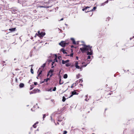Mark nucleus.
<instances>
[{
    "instance_id": "nucleus-1",
    "label": "nucleus",
    "mask_w": 134,
    "mask_h": 134,
    "mask_svg": "<svg viewBox=\"0 0 134 134\" xmlns=\"http://www.w3.org/2000/svg\"><path fill=\"white\" fill-rule=\"evenodd\" d=\"M82 45L83 47L81 48L80 50L83 53L86 52L87 55H89L87 60L90 59L91 57L90 55H92L93 54V50L92 49V47L89 45H86L85 44H82Z\"/></svg>"
},
{
    "instance_id": "nucleus-2",
    "label": "nucleus",
    "mask_w": 134,
    "mask_h": 134,
    "mask_svg": "<svg viewBox=\"0 0 134 134\" xmlns=\"http://www.w3.org/2000/svg\"><path fill=\"white\" fill-rule=\"evenodd\" d=\"M45 65L46 63H44L42 65L40 68H39L37 72V73H38V72H39V73H38V76H39L40 75L42 74V70L41 69H43L44 68L45 66Z\"/></svg>"
},
{
    "instance_id": "nucleus-3",
    "label": "nucleus",
    "mask_w": 134,
    "mask_h": 134,
    "mask_svg": "<svg viewBox=\"0 0 134 134\" xmlns=\"http://www.w3.org/2000/svg\"><path fill=\"white\" fill-rule=\"evenodd\" d=\"M37 36L39 37H43L45 35V33L44 32H43L40 31H38V32Z\"/></svg>"
},
{
    "instance_id": "nucleus-4",
    "label": "nucleus",
    "mask_w": 134,
    "mask_h": 134,
    "mask_svg": "<svg viewBox=\"0 0 134 134\" xmlns=\"http://www.w3.org/2000/svg\"><path fill=\"white\" fill-rule=\"evenodd\" d=\"M68 43H66L65 41H62L59 43V44L63 47H64L66 45H68Z\"/></svg>"
},
{
    "instance_id": "nucleus-5",
    "label": "nucleus",
    "mask_w": 134,
    "mask_h": 134,
    "mask_svg": "<svg viewBox=\"0 0 134 134\" xmlns=\"http://www.w3.org/2000/svg\"><path fill=\"white\" fill-rule=\"evenodd\" d=\"M91 61V60H88V62L87 64H86L84 65H83L80 68V70L82 71V67H85L87 65L90 63Z\"/></svg>"
},
{
    "instance_id": "nucleus-6",
    "label": "nucleus",
    "mask_w": 134,
    "mask_h": 134,
    "mask_svg": "<svg viewBox=\"0 0 134 134\" xmlns=\"http://www.w3.org/2000/svg\"><path fill=\"white\" fill-rule=\"evenodd\" d=\"M78 63L77 61H76L75 63V66L76 68L77 69H79L80 67L78 65Z\"/></svg>"
},
{
    "instance_id": "nucleus-7",
    "label": "nucleus",
    "mask_w": 134,
    "mask_h": 134,
    "mask_svg": "<svg viewBox=\"0 0 134 134\" xmlns=\"http://www.w3.org/2000/svg\"><path fill=\"white\" fill-rule=\"evenodd\" d=\"M78 94V93H77L75 91H72L71 92V94L70 95L69 98L72 97L74 95V94H76L77 95Z\"/></svg>"
},
{
    "instance_id": "nucleus-8",
    "label": "nucleus",
    "mask_w": 134,
    "mask_h": 134,
    "mask_svg": "<svg viewBox=\"0 0 134 134\" xmlns=\"http://www.w3.org/2000/svg\"><path fill=\"white\" fill-rule=\"evenodd\" d=\"M90 7H88V6H87V7H85L84 8H85V12L86 13H87L88 12H90V11L89 10H87V9L88 8H90Z\"/></svg>"
},
{
    "instance_id": "nucleus-9",
    "label": "nucleus",
    "mask_w": 134,
    "mask_h": 134,
    "mask_svg": "<svg viewBox=\"0 0 134 134\" xmlns=\"http://www.w3.org/2000/svg\"><path fill=\"white\" fill-rule=\"evenodd\" d=\"M69 62V60H66L64 61V60H62V63L63 64H65L66 63H68Z\"/></svg>"
},
{
    "instance_id": "nucleus-10",
    "label": "nucleus",
    "mask_w": 134,
    "mask_h": 134,
    "mask_svg": "<svg viewBox=\"0 0 134 134\" xmlns=\"http://www.w3.org/2000/svg\"><path fill=\"white\" fill-rule=\"evenodd\" d=\"M71 40L72 41V43H73V44H76V43L74 39V38H71Z\"/></svg>"
},
{
    "instance_id": "nucleus-11",
    "label": "nucleus",
    "mask_w": 134,
    "mask_h": 134,
    "mask_svg": "<svg viewBox=\"0 0 134 134\" xmlns=\"http://www.w3.org/2000/svg\"><path fill=\"white\" fill-rule=\"evenodd\" d=\"M54 71V70H53V69L50 70L49 71V72L48 73V74H47V76H48L49 75V73H51L52 74L53 72Z\"/></svg>"
},
{
    "instance_id": "nucleus-12",
    "label": "nucleus",
    "mask_w": 134,
    "mask_h": 134,
    "mask_svg": "<svg viewBox=\"0 0 134 134\" xmlns=\"http://www.w3.org/2000/svg\"><path fill=\"white\" fill-rule=\"evenodd\" d=\"M9 30L11 31V32L14 31L16 30V28H14L10 29H9Z\"/></svg>"
},
{
    "instance_id": "nucleus-13",
    "label": "nucleus",
    "mask_w": 134,
    "mask_h": 134,
    "mask_svg": "<svg viewBox=\"0 0 134 134\" xmlns=\"http://www.w3.org/2000/svg\"><path fill=\"white\" fill-rule=\"evenodd\" d=\"M24 84L23 83H20L19 85V87L20 88L23 87L24 86Z\"/></svg>"
},
{
    "instance_id": "nucleus-14",
    "label": "nucleus",
    "mask_w": 134,
    "mask_h": 134,
    "mask_svg": "<svg viewBox=\"0 0 134 134\" xmlns=\"http://www.w3.org/2000/svg\"><path fill=\"white\" fill-rule=\"evenodd\" d=\"M109 0H107L105 2L102 3L101 4L102 5H104L105 4L107 3L108 2Z\"/></svg>"
},
{
    "instance_id": "nucleus-15",
    "label": "nucleus",
    "mask_w": 134,
    "mask_h": 134,
    "mask_svg": "<svg viewBox=\"0 0 134 134\" xmlns=\"http://www.w3.org/2000/svg\"><path fill=\"white\" fill-rule=\"evenodd\" d=\"M40 90L38 89H34L33 90V91L35 93L37 92V91H38L39 92L40 91Z\"/></svg>"
},
{
    "instance_id": "nucleus-16",
    "label": "nucleus",
    "mask_w": 134,
    "mask_h": 134,
    "mask_svg": "<svg viewBox=\"0 0 134 134\" xmlns=\"http://www.w3.org/2000/svg\"><path fill=\"white\" fill-rule=\"evenodd\" d=\"M76 86V83H73L72 86L71 87V88H72L75 87Z\"/></svg>"
},
{
    "instance_id": "nucleus-17",
    "label": "nucleus",
    "mask_w": 134,
    "mask_h": 134,
    "mask_svg": "<svg viewBox=\"0 0 134 134\" xmlns=\"http://www.w3.org/2000/svg\"><path fill=\"white\" fill-rule=\"evenodd\" d=\"M61 51L64 54L66 53V52H65V50H64V48H62L61 49Z\"/></svg>"
},
{
    "instance_id": "nucleus-18",
    "label": "nucleus",
    "mask_w": 134,
    "mask_h": 134,
    "mask_svg": "<svg viewBox=\"0 0 134 134\" xmlns=\"http://www.w3.org/2000/svg\"><path fill=\"white\" fill-rule=\"evenodd\" d=\"M96 8V7H93V8L91 10H90V12H92L95 10V9Z\"/></svg>"
},
{
    "instance_id": "nucleus-19",
    "label": "nucleus",
    "mask_w": 134,
    "mask_h": 134,
    "mask_svg": "<svg viewBox=\"0 0 134 134\" xmlns=\"http://www.w3.org/2000/svg\"><path fill=\"white\" fill-rule=\"evenodd\" d=\"M48 114H44L43 115V120H44V119L45 118L46 116H48Z\"/></svg>"
},
{
    "instance_id": "nucleus-20",
    "label": "nucleus",
    "mask_w": 134,
    "mask_h": 134,
    "mask_svg": "<svg viewBox=\"0 0 134 134\" xmlns=\"http://www.w3.org/2000/svg\"><path fill=\"white\" fill-rule=\"evenodd\" d=\"M63 83V82L61 81V79L60 78V80L59 81V84L60 85H62Z\"/></svg>"
},
{
    "instance_id": "nucleus-21",
    "label": "nucleus",
    "mask_w": 134,
    "mask_h": 134,
    "mask_svg": "<svg viewBox=\"0 0 134 134\" xmlns=\"http://www.w3.org/2000/svg\"><path fill=\"white\" fill-rule=\"evenodd\" d=\"M68 77V75L66 74H65L63 76V77L64 79H66Z\"/></svg>"
},
{
    "instance_id": "nucleus-22",
    "label": "nucleus",
    "mask_w": 134,
    "mask_h": 134,
    "mask_svg": "<svg viewBox=\"0 0 134 134\" xmlns=\"http://www.w3.org/2000/svg\"><path fill=\"white\" fill-rule=\"evenodd\" d=\"M83 81L82 79H80L79 80L77 81V82H78L80 83V82H82Z\"/></svg>"
},
{
    "instance_id": "nucleus-23",
    "label": "nucleus",
    "mask_w": 134,
    "mask_h": 134,
    "mask_svg": "<svg viewBox=\"0 0 134 134\" xmlns=\"http://www.w3.org/2000/svg\"><path fill=\"white\" fill-rule=\"evenodd\" d=\"M38 7H39V8H46V7L45 6H43V5H42V6H41V5H38Z\"/></svg>"
},
{
    "instance_id": "nucleus-24",
    "label": "nucleus",
    "mask_w": 134,
    "mask_h": 134,
    "mask_svg": "<svg viewBox=\"0 0 134 134\" xmlns=\"http://www.w3.org/2000/svg\"><path fill=\"white\" fill-rule=\"evenodd\" d=\"M49 80H50V79L48 78L47 79H44V80L46 82H47Z\"/></svg>"
},
{
    "instance_id": "nucleus-25",
    "label": "nucleus",
    "mask_w": 134,
    "mask_h": 134,
    "mask_svg": "<svg viewBox=\"0 0 134 134\" xmlns=\"http://www.w3.org/2000/svg\"><path fill=\"white\" fill-rule=\"evenodd\" d=\"M70 64L69 63L66 64H65L66 66L67 67L69 66H70Z\"/></svg>"
},
{
    "instance_id": "nucleus-26",
    "label": "nucleus",
    "mask_w": 134,
    "mask_h": 134,
    "mask_svg": "<svg viewBox=\"0 0 134 134\" xmlns=\"http://www.w3.org/2000/svg\"><path fill=\"white\" fill-rule=\"evenodd\" d=\"M66 99L65 97H63V99H62V101L63 102H64L65 100Z\"/></svg>"
},
{
    "instance_id": "nucleus-27",
    "label": "nucleus",
    "mask_w": 134,
    "mask_h": 134,
    "mask_svg": "<svg viewBox=\"0 0 134 134\" xmlns=\"http://www.w3.org/2000/svg\"><path fill=\"white\" fill-rule=\"evenodd\" d=\"M31 72L32 74H34V71L32 68H31Z\"/></svg>"
},
{
    "instance_id": "nucleus-28",
    "label": "nucleus",
    "mask_w": 134,
    "mask_h": 134,
    "mask_svg": "<svg viewBox=\"0 0 134 134\" xmlns=\"http://www.w3.org/2000/svg\"><path fill=\"white\" fill-rule=\"evenodd\" d=\"M33 85H32V86L31 85H30L31 87L30 88V90H32L34 88V87H33Z\"/></svg>"
},
{
    "instance_id": "nucleus-29",
    "label": "nucleus",
    "mask_w": 134,
    "mask_h": 134,
    "mask_svg": "<svg viewBox=\"0 0 134 134\" xmlns=\"http://www.w3.org/2000/svg\"><path fill=\"white\" fill-rule=\"evenodd\" d=\"M56 87H54V88L53 89V90H52V91H56Z\"/></svg>"
},
{
    "instance_id": "nucleus-30",
    "label": "nucleus",
    "mask_w": 134,
    "mask_h": 134,
    "mask_svg": "<svg viewBox=\"0 0 134 134\" xmlns=\"http://www.w3.org/2000/svg\"><path fill=\"white\" fill-rule=\"evenodd\" d=\"M67 132L66 131H64L63 132V134H66L67 133Z\"/></svg>"
},
{
    "instance_id": "nucleus-31",
    "label": "nucleus",
    "mask_w": 134,
    "mask_h": 134,
    "mask_svg": "<svg viewBox=\"0 0 134 134\" xmlns=\"http://www.w3.org/2000/svg\"><path fill=\"white\" fill-rule=\"evenodd\" d=\"M93 13L92 12H90L89 13V15L91 16L93 15Z\"/></svg>"
},
{
    "instance_id": "nucleus-32",
    "label": "nucleus",
    "mask_w": 134,
    "mask_h": 134,
    "mask_svg": "<svg viewBox=\"0 0 134 134\" xmlns=\"http://www.w3.org/2000/svg\"><path fill=\"white\" fill-rule=\"evenodd\" d=\"M36 124H35L33 126V127L34 128H35L36 127Z\"/></svg>"
},
{
    "instance_id": "nucleus-33",
    "label": "nucleus",
    "mask_w": 134,
    "mask_h": 134,
    "mask_svg": "<svg viewBox=\"0 0 134 134\" xmlns=\"http://www.w3.org/2000/svg\"><path fill=\"white\" fill-rule=\"evenodd\" d=\"M47 91H48L51 92L52 91V89H51V88L50 89H49L48 90H47Z\"/></svg>"
},
{
    "instance_id": "nucleus-34",
    "label": "nucleus",
    "mask_w": 134,
    "mask_h": 134,
    "mask_svg": "<svg viewBox=\"0 0 134 134\" xmlns=\"http://www.w3.org/2000/svg\"><path fill=\"white\" fill-rule=\"evenodd\" d=\"M73 53H71L70 55V57H72L73 56Z\"/></svg>"
},
{
    "instance_id": "nucleus-35",
    "label": "nucleus",
    "mask_w": 134,
    "mask_h": 134,
    "mask_svg": "<svg viewBox=\"0 0 134 134\" xmlns=\"http://www.w3.org/2000/svg\"><path fill=\"white\" fill-rule=\"evenodd\" d=\"M54 61H55V62H57V59H56V58L54 60Z\"/></svg>"
},
{
    "instance_id": "nucleus-36",
    "label": "nucleus",
    "mask_w": 134,
    "mask_h": 134,
    "mask_svg": "<svg viewBox=\"0 0 134 134\" xmlns=\"http://www.w3.org/2000/svg\"><path fill=\"white\" fill-rule=\"evenodd\" d=\"M55 62V61H54L52 62V65H53V64H54V63Z\"/></svg>"
},
{
    "instance_id": "nucleus-37",
    "label": "nucleus",
    "mask_w": 134,
    "mask_h": 134,
    "mask_svg": "<svg viewBox=\"0 0 134 134\" xmlns=\"http://www.w3.org/2000/svg\"><path fill=\"white\" fill-rule=\"evenodd\" d=\"M34 93H35L34 92H32L31 91L30 92V94H32Z\"/></svg>"
},
{
    "instance_id": "nucleus-38",
    "label": "nucleus",
    "mask_w": 134,
    "mask_h": 134,
    "mask_svg": "<svg viewBox=\"0 0 134 134\" xmlns=\"http://www.w3.org/2000/svg\"><path fill=\"white\" fill-rule=\"evenodd\" d=\"M89 100V99H87V98H86V99H85V100L86 101H88V100Z\"/></svg>"
},
{
    "instance_id": "nucleus-39",
    "label": "nucleus",
    "mask_w": 134,
    "mask_h": 134,
    "mask_svg": "<svg viewBox=\"0 0 134 134\" xmlns=\"http://www.w3.org/2000/svg\"><path fill=\"white\" fill-rule=\"evenodd\" d=\"M37 82H34V84L35 85H36L37 84Z\"/></svg>"
},
{
    "instance_id": "nucleus-40",
    "label": "nucleus",
    "mask_w": 134,
    "mask_h": 134,
    "mask_svg": "<svg viewBox=\"0 0 134 134\" xmlns=\"http://www.w3.org/2000/svg\"><path fill=\"white\" fill-rule=\"evenodd\" d=\"M37 33H36V34H35V35L34 36V37H36V35H37Z\"/></svg>"
},
{
    "instance_id": "nucleus-41",
    "label": "nucleus",
    "mask_w": 134,
    "mask_h": 134,
    "mask_svg": "<svg viewBox=\"0 0 134 134\" xmlns=\"http://www.w3.org/2000/svg\"><path fill=\"white\" fill-rule=\"evenodd\" d=\"M109 19H110V17H108L107 19V20H109Z\"/></svg>"
},
{
    "instance_id": "nucleus-42",
    "label": "nucleus",
    "mask_w": 134,
    "mask_h": 134,
    "mask_svg": "<svg viewBox=\"0 0 134 134\" xmlns=\"http://www.w3.org/2000/svg\"><path fill=\"white\" fill-rule=\"evenodd\" d=\"M51 101L52 102H54V99H51Z\"/></svg>"
},
{
    "instance_id": "nucleus-43",
    "label": "nucleus",
    "mask_w": 134,
    "mask_h": 134,
    "mask_svg": "<svg viewBox=\"0 0 134 134\" xmlns=\"http://www.w3.org/2000/svg\"><path fill=\"white\" fill-rule=\"evenodd\" d=\"M34 13H36L37 12V11L36 10H34Z\"/></svg>"
},
{
    "instance_id": "nucleus-44",
    "label": "nucleus",
    "mask_w": 134,
    "mask_h": 134,
    "mask_svg": "<svg viewBox=\"0 0 134 134\" xmlns=\"http://www.w3.org/2000/svg\"><path fill=\"white\" fill-rule=\"evenodd\" d=\"M85 63L84 62H82V64H85Z\"/></svg>"
},
{
    "instance_id": "nucleus-45",
    "label": "nucleus",
    "mask_w": 134,
    "mask_h": 134,
    "mask_svg": "<svg viewBox=\"0 0 134 134\" xmlns=\"http://www.w3.org/2000/svg\"><path fill=\"white\" fill-rule=\"evenodd\" d=\"M53 75V74L51 73V74L50 76V77H52Z\"/></svg>"
},
{
    "instance_id": "nucleus-46",
    "label": "nucleus",
    "mask_w": 134,
    "mask_h": 134,
    "mask_svg": "<svg viewBox=\"0 0 134 134\" xmlns=\"http://www.w3.org/2000/svg\"><path fill=\"white\" fill-rule=\"evenodd\" d=\"M38 122H36L35 123V124L36 125V124H38Z\"/></svg>"
},
{
    "instance_id": "nucleus-47",
    "label": "nucleus",
    "mask_w": 134,
    "mask_h": 134,
    "mask_svg": "<svg viewBox=\"0 0 134 134\" xmlns=\"http://www.w3.org/2000/svg\"><path fill=\"white\" fill-rule=\"evenodd\" d=\"M44 81H42L41 82V83H43L44 82Z\"/></svg>"
},
{
    "instance_id": "nucleus-48",
    "label": "nucleus",
    "mask_w": 134,
    "mask_h": 134,
    "mask_svg": "<svg viewBox=\"0 0 134 134\" xmlns=\"http://www.w3.org/2000/svg\"><path fill=\"white\" fill-rule=\"evenodd\" d=\"M85 10L84 8L82 9V10L83 11H84Z\"/></svg>"
},
{
    "instance_id": "nucleus-49",
    "label": "nucleus",
    "mask_w": 134,
    "mask_h": 134,
    "mask_svg": "<svg viewBox=\"0 0 134 134\" xmlns=\"http://www.w3.org/2000/svg\"><path fill=\"white\" fill-rule=\"evenodd\" d=\"M63 20V18H62V19L60 20V21Z\"/></svg>"
},
{
    "instance_id": "nucleus-50",
    "label": "nucleus",
    "mask_w": 134,
    "mask_h": 134,
    "mask_svg": "<svg viewBox=\"0 0 134 134\" xmlns=\"http://www.w3.org/2000/svg\"><path fill=\"white\" fill-rule=\"evenodd\" d=\"M59 29L60 30V32H62V30L60 29Z\"/></svg>"
},
{
    "instance_id": "nucleus-51",
    "label": "nucleus",
    "mask_w": 134,
    "mask_h": 134,
    "mask_svg": "<svg viewBox=\"0 0 134 134\" xmlns=\"http://www.w3.org/2000/svg\"><path fill=\"white\" fill-rule=\"evenodd\" d=\"M51 120L52 121L53 120L52 119V117L51 116Z\"/></svg>"
},
{
    "instance_id": "nucleus-52",
    "label": "nucleus",
    "mask_w": 134,
    "mask_h": 134,
    "mask_svg": "<svg viewBox=\"0 0 134 134\" xmlns=\"http://www.w3.org/2000/svg\"><path fill=\"white\" fill-rule=\"evenodd\" d=\"M74 47V46H73V45H72V46H71V48H72V47Z\"/></svg>"
},
{
    "instance_id": "nucleus-53",
    "label": "nucleus",
    "mask_w": 134,
    "mask_h": 134,
    "mask_svg": "<svg viewBox=\"0 0 134 134\" xmlns=\"http://www.w3.org/2000/svg\"><path fill=\"white\" fill-rule=\"evenodd\" d=\"M76 58L77 60L78 59V57H76Z\"/></svg>"
},
{
    "instance_id": "nucleus-54",
    "label": "nucleus",
    "mask_w": 134,
    "mask_h": 134,
    "mask_svg": "<svg viewBox=\"0 0 134 134\" xmlns=\"http://www.w3.org/2000/svg\"><path fill=\"white\" fill-rule=\"evenodd\" d=\"M58 121H60V122H61V121H62V120H58Z\"/></svg>"
},
{
    "instance_id": "nucleus-55",
    "label": "nucleus",
    "mask_w": 134,
    "mask_h": 134,
    "mask_svg": "<svg viewBox=\"0 0 134 134\" xmlns=\"http://www.w3.org/2000/svg\"><path fill=\"white\" fill-rule=\"evenodd\" d=\"M88 95H87L86 96V97H88Z\"/></svg>"
},
{
    "instance_id": "nucleus-56",
    "label": "nucleus",
    "mask_w": 134,
    "mask_h": 134,
    "mask_svg": "<svg viewBox=\"0 0 134 134\" xmlns=\"http://www.w3.org/2000/svg\"><path fill=\"white\" fill-rule=\"evenodd\" d=\"M80 85H81L82 86H83V85L82 84H80Z\"/></svg>"
},
{
    "instance_id": "nucleus-57",
    "label": "nucleus",
    "mask_w": 134,
    "mask_h": 134,
    "mask_svg": "<svg viewBox=\"0 0 134 134\" xmlns=\"http://www.w3.org/2000/svg\"><path fill=\"white\" fill-rule=\"evenodd\" d=\"M54 67V66H52V68H53Z\"/></svg>"
},
{
    "instance_id": "nucleus-58",
    "label": "nucleus",
    "mask_w": 134,
    "mask_h": 134,
    "mask_svg": "<svg viewBox=\"0 0 134 134\" xmlns=\"http://www.w3.org/2000/svg\"><path fill=\"white\" fill-rule=\"evenodd\" d=\"M64 124V123H62V125H63Z\"/></svg>"
},
{
    "instance_id": "nucleus-59",
    "label": "nucleus",
    "mask_w": 134,
    "mask_h": 134,
    "mask_svg": "<svg viewBox=\"0 0 134 134\" xmlns=\"http://www.w3.org/2000/svg\"><path fill=\"white\" fill-rule=\"evenodd\" d=\"M132 38H130V40H131Z\"/></svg>"
},
{
    "instance_id": "nucleus-60",
    "label": "nucleus",
    "mask_w": 134,
    "mask_h": 134,
    "mask_svg": "<svg viewBox=\"0 0 134 134\" xmlns=\"http://www.w3.org/2000/svg\"><path fill=\"white\" fill-rule=\"evenodd\" d=\"M3 63H5V62L4 61H3Z\"/></svg>"
},
{
    "instance_id": "nucleus-61",
    "label": "nucleus",
    "mask_w": 134,
    "mask_h": 134,
    "mask_svg": "<svg viewBox=\"0 0 134 134\" xmlns=\"http://www.w3.org/2000/svg\"><path fill=\"white\" fill-rule=\"evenodd\" d=\"M16 82L17 81V79H16Z\"/></svg>"
},
{
    "instance_id": "nucleus-62",
    "label": "nucleus",
    "mask_w": 134,
    "mask_h": 134,
    "mask_svg": "<svg viewBox=\"0 0 134 134\" xmlns=\"http://www.w3.org/2000/svg\"><path fill=\"white\" fill-rule=\"evenodd\" d=\"M57 124H59V122H58L57 123Z\"/></svg>"
},
{
    "instance_id": "nucleus-63",
    "label": "nucleus",
    "mask_w": 134,
    "mask_h": 134,
    "mask_svg": "<svg viewBox=\"0 0 134 134\" xmlns=\"http://www.w3.org/2000/svg\"><path fill=\"white\" fill-rule=\"evenodd\" d=\"M41 3H43V2H41Z\"/></svg>"
},
{
    "instance_id": "nucleus-64",
    "label": "nucleus",
    "mask_w": 134,
    "mask_h": 134,
    "mask_svg": "<svg viewBox=\"0 0 134 134\" xmlns=\"http://www.w3.org/2000/svg\"><path fill=\"white\" fill-rule=\"evenodd\" d=\"M33 65H31V66H32Z\"/></svg>"
}]
</instances>
